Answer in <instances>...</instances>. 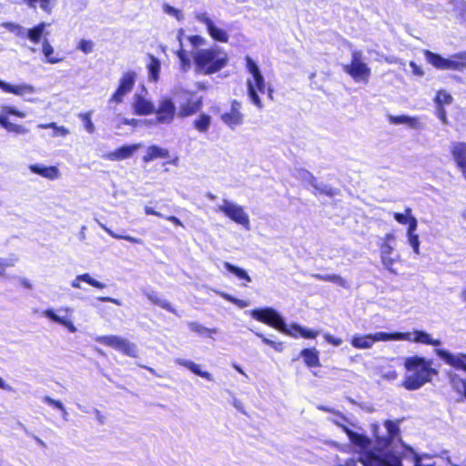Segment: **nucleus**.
Segmentation results:
<instances>
[{
    "label": "nucleus",
    "mask_w": 466,
    "mask_h": 466,
    "mask_svg": "<svg viewBox=\"0 0 466 466\" xmlns=\"http://www.w3.org/2000/svg\"><path fill=\"white\" fill-rule=\"evenodd\" d=\"M332 421L342 428L350 441L360 452V462L362 466H402V458L408 448L400 436V420H387L383 426L378 423L371 425L374 442L366 435L353 431L349 428L348 420L336 414ZM340 466H357L353 460H348Z\"/></svg>",
    "instance_id": "obj_1"
},
{
    "label": "nucleus",
    "mask_w": 466,
    "mask_h": 466,
    "mask_svg": "<svg viewBox=\"0 0 466 466\" xmlns=\"http://www.w3.org/2000/svg\"><path fill=\"white\" fill-rule=\"evenodd\" d=\"M406 370L402 386L408 390H417L425 384L431 381L438 374L437 370L432 367V360L418 355L410 356L404 359Z\"/></svg>",
    "instance_id": "obj_2"
},
{
    "label": "nucleus",
    "mask_w": 466,
    "mask_h": 466,
    "mask_svg": "<svg viewBox=\"0 0 466 466\" xmlns=\"http://www.w3.org/2000/svg\"><path fill=\"white\" fill-rule=\"evenodd\" d=\"M195 69L203 75H211L224 68L228 61L227 53L218 46L198 49L191 53Z\"/></svg>",
    "instance_id": "obj_3"
},
{
    "label": "nucleus",
    "mask_w": 466,
    "mask_h": 466,
    "mask_svg": "<svg viewBox=\"0 0 466 466\" xmlns=\"http://www.w3.org/2000/svg\"><path fill=\"white\" fill-rule=\"evenodd\" d=\"M246 66L249 74L247 79L248 96L251 103L260 109L263 107V105L259 95H263L266 92L265 79L258 65L249 56L246 57Z\"/></svg>",
    "instance_id": "obj_4"
},
{
    "label": "nucleus",
    "mask_w": 466,
    "mask_h": 466,
    "mask_svg": "<svg viewBox=\"0 0 466 466\" xmlns=\"http://www.w3.org/2000/svg\"><path fill=\"white\" fill-rule=\"evenodd\" d=\"M426 62L438 70L462 71L466 68V51L443 57L430 50L423 51Z\"/></svg>",
    "instance_id": "obj_5"
},
{
    "label": "nucleus",
    "mask_w": 466,
    "mask_h": 466,
    "mask_svg": "<svg viewBox=\"0 0 466 466\" xmlns=\"http://www.w3.org/2000/svg\"><path fill=\"white\" fill-rule=\"evenodd\" d=\"M249 315L254 319L271 326L286 335L296 337L295 333L290 329H288V326L286 325L282 316L273 308L268 307L253 309L249 311Z\"/></svg>",
    "instance_id": "obj_6"
},
{
    "label": "nucleus",
    "mask_w": 466,
    "mask_h": 466,
    "mask_svg": "<svg viewBox=\"0 0 466 466\" xmlns=\"http://www.w3.org/2000/svg\"><path fill=\"white\" fill-rule=\"evenodd\" d=\"M194 17L197 22L206 26L208 35L215 41L227 43L229 39V34L222 21H215L207 12H195Z\"/></svg>",
    "instance_id": "obj_7"
},
{
    "label": "nucleus",
    "mask_w": 466,
    "mask_h": 466,
    "mask_svg": "<svg viewBox=\"0 0 466 466\" xmlns=\"http://www.w3.org/2000/svg\"><path fill=\"white\" fill-rule=\"evenodd\" d=\"M343 71L350 75L355 82L368 83L371 74L369 66L363 61L362 54L359 50H354L351 54V61L343 66Z\"/></svg>",
    "instance_id": "obj_8"
},
{
    "label": "nucleus",
    "mask_w": 466,
    "mask_h": 466,
    "mask_svg": "<svg viewBox=\"0 0 466 466\" xmlns=\"http://www.w3.org/2000/svg\"><path fill=\"white\" fill-rule=\"evenodd\" d=\"M216 210L223 213L229 219L242 226L244 228L249 229V216L242 206L228 199H223L222 202L217 206Z\"/></svg>",
    "instance_id": "obj_9"
},
{
    "label": "nucleus",
    "mask_w": 466,
    "mask_h": 466,
    "mask_svg": "<svg viewBox=\"0 0 466 466\" xmlns=\"http://www.w3.org/2000/svg\"><path fill=\"white\" fill-rule=\"evenodd\" d=\"M137 78V74L133 70L124 72L118 80V86L116 91L108 99V105H118L124 101V98L132 91Z\"/></svg>",
    "instance_id": "obj_10"
},
{
    "label": "nucleus",
    "mask_w": 466,
    "mask_h": 466,
    "mask_svg": "<svg viewBox=\"0 0 466 466\" xmlns=\"http://www.w3.org/2000/svg\"><path fill=\"white\" fill-rule=\"evenodd\" d=\"M95 340L106 346L111 347L116 350L121 351L123 354L136 358L137 356V348L136 344L130 342L128 339L116 336H96Z\"/></svg>",
    "instance_id": "obj_11"
},
{
    "label": "nucleus",
    "mask_w": 466,
    "mask_h": 466,
    "mask_svg": "<svg viewBox=\"0 0 466 466\" xmlns=\"http://www.w3.org/2000/svg\"><path fill=\"white\" fill-rule=\"evenodd\" d=\"M9 116L24 118L26 116V114L23 111H19L15 106H2L0 107V126L3 128H5L7 132L15 133L17 135H24L28 132V129L24 126L10 122L8 119Z\"/></svg>",
    "instance_id": "obj_12"
},
{
    "label": "nucleus",
    "mask_w": 466,
    "mask_h": 466,
    "mask_svg": "<svg viewBox=\"0 0 466 466\" xmlns=\"http://www.w3.org/2000/svg\"><path fill=\"white\" fill-rule=\"evenodd\" d=\"M73 309L69 307H63L58 309L56 311L53 309H45L42 315L50 319L51 321L57 323L66 328L69 332L75 333L77 329L72 319Z\"/></svg>",
    "instance_id": "obj_13"
},
{
    "label": "nucleus",
    "mask_w": 466,
    "mask_h": 466,
    "mask_svg": "<svg viewBox=\"0 0 466 466\" xmlns=\"http://www.w3.org/2000/svg\"><path fill=\"white\" fill-rule=\"evenodd\" d=\"M156 120L157 124L170 125L177 116V108L170 97H161L157 107L155 106Z\"/></svg>",
    "instance_id": "obj_14"
},
{
    "label": "nucleus",
    "mask_w": 466,
    "mask_h": 466,
    "mask_svg": "<svg viewBox=\"0 0 466 466\" xmlns=\"http://www.w3.org/2000/svg\"><path fill=\"white\" fill-rule=\"evenodd\" d=\"M181 101L177 109V116L184 118L198 112L202 106V97L196 96L190 92L184 91L180 95Z\"/></svg>",
    "instance_id": "obj_15"
},
{
    "label": "nucleus",
    "mask_w": 466,
    "mask_h": 466,
    "mask_svg": "<svg viewBox=\"0 0 466 466\" xmlns=\"http://www.w3.org/2000/svg\"><path fill=\"white\" fill-rule=\"evenodd\" d=\"M147 90L142 89L140 93L137 92L132 97V109L137 116H148L154 113L155 104L147 97Z\"/></svg>",
    "instance_id": "obj_16"
},
{
    "label": "nucleus",
    "mask_w": 466,
    "mask_h": 466,
    "mask_svg": "<svg viewBox=\"0 0 466 466\" xmlns=\"http://www.w3.org/2000/svg\"><path fill=\"white\" fill-rule=\"evenodd\" d=\"M435 354L443 360L446 364L466 371V354L464 353H451L444 349H435Z\"/></svg>",
    "instance_id": "obj_17"
},
{
    "label": "nucleus",
    "mask_w": 466,
    "mask_h": 466,
    "mask_svg": "<svg viewBox=\"0 0 466 466\" xmlns=\"http://www.w3.org/2000/svg\"><path fill=\"white\" fill-rule=\"evenodd\" d=\"M0 88L9 94H13L29 102H34V99L26 98L27 96H31L35 93V87L30 84L22 83L19 85H12L3 80H0Z\"/></svg>",
    "instance_id": "obj_18"
},
{
    "label": "nucleus",
    "mask_w": 466,
    "mask_h": 466,
    "mask_svg": "<svg viewBox=\"0 0 466 466\" xmlns=\"http://www.w3.org/2000/svg\"><path fill=\"white\" fill-rule=\"evenodd\" d=\"M403 340L434 347L441 345V341L440 339H434L430 333H427L424 330L419 329L404 332Z\"/></svg>",
    "instance_id": "obj_19"
},
{
    "label": "nucleus",
    "mask_w": 466,
    "mask_h": 466,
    "mask_svg": "<svg viewBox=\"0 0 466 466\" xmlns=\"http://www.w3.org/2000/svg\"><path fill=\"white\" fill-rule=\"evenodd\" d=\"M241 105L238 101H233L229 112L221 116L222 121L230 128H235L243 123V115L240 112Z\"/></svg>",
    "instance_id": "obj_20"
},
{
    "label": "nucleus",
    "mask_w": 466,
    "mask_h": 466,
    "mask_svg": "<svg viewBox=\"0 0 466 466\" xmlns=\"http://www.w3.org/2000/svg\"><path fill=\"white\" fill-rule=\"evenodd\" d=\"M451 153L458 168L466 179V143L452 142L451 144Z\"/></svg>",
    "instance_id": "obj_21"
},
{
    "label": "nucleus",
    "mask_w": 466,
    "mask_h": 466,
    "mask_svg": "<svg viewBox=\"0 0 466 466\" xmlns=\"http://www.w3.org/2000/svg\"><path fill=\"white\" fill-rule=\"evenodd\" d=\"M141 144L123 146L113 152H109L105 158L110 161H121L131 157L140 147Z\"/></svg>",
    "instance_id": "obj_22"
},
{
    "label": "nucleus",
    "mask_w": 466,
    "mask_h": 466,
    "mask_svg": "<svg viewBox=\"0 0 466 466\" xmlns=\"http://www.w3.org/2000/svg\"><path fill=\"white\" fill-rule=\"evenodd\" d=\"M32 173L37 174L45 178L54 180L60 177V171L56 167L34 164L29 166Z\"/></svg>",
    "instance_id": "obj_23"
},
{
    "label": "nucleus",
    "mask_w": 466,
    "mask_h": 466,
    "mask_svg": "<svg viewBox=\"0 0 466 466\" xmlns=\"http://www.w3.org/2000/svg\"><path fill=\"white\" fill-rule=\"evenodd\" d=\"M380 259L382 265L390 272L396 273L393 269V265L397 261L396 258L392 257L394 248L390 243H382L380 245Z\"/></svg>",
    "instance_id": "obj_24"
},
{
    "label": "nucleus",
    "mask_w": 466,
    "mask_h": 466,
    "mask_svg": "<svg viewBox=\"0 0 466 466\" xmlns=\"http://www.w3.org/2000/svg\"><path fill=\"white\" fill-rule=\"evenodd\" d=\"M175 362L180 366H183L187 369H188L190 371H192L194 374L206 379L208 381H213V376L208 371H203L201 370L200 365L186 359H176Z\"/></svg>",
    "instance_id": "obj_25"
},
{
    "label": "nucleus",
    "mask_w": 466,
    "mask_h": 466,
    "mask_svg": "<svg viewBox=\"0 0 466 466\" xmlns=\"http://www.w3.org/2000/svg\"><path fill=\"white\" fill-rule=\"evenodd\" d=\"M447 376L452 390L458 395L466 399V378H462L452 371L448 372Z\"/></svg>",
    "instance_id": "obj_26"
},
{
    "label": "nucleus",
    "mask_w": 466,
    "mask_h": 466,
    "mask_svg": "<svg viewBox=\"0 0 466 466\" xmlns=\"http://www.w3.org/2000/svg\"><path fill=\"white\" fill-rule=\"evenodd\" d=\"M350 344L357 350H370L374 345L372 334H354L350 339Z\"/></svg>",
    "instance_id": "obj_27"
},
{
    "label": "nucleus",
    "mask_w": 466,
    "mask_h": 466,
    "mask_svg": "<svg viewBox=\"0 0 466 466\" xmlns=\"http://www.w3.org/2000/svg\"><path fill=\"white\" fill-rule=\"evenodd\" d=\"M48 25L49 24L41 22L32 28H27L25 39H28L33 44H38L43 35H48V33L46 32Z\"/></svg>",
    "instance_id": "obj_28"
},
{
    "label": "nucleus",
    "mask_w": 466,
    "mask_h": 466,
    "mask_svg": "<svg viewBox=\"0 0 466 466\" xmlns=\"http://www.w3.org/2000/svg\"><path fill=\"white\" fill-rule=\"evenodd\" d=\"M167 157H169V151L167 148L160 147L158 146H150L147 148L143 160L147 163L157 158Z\"/></svg>",
    "instance_id": "obj_29"
},
{
    "label": "nucleus",
    "mask_w": 466,
    "mask_h": 466,
    "mask_svg": "<svg viewBox=\"0 0 466 466\" xmlns=\"http://www.w3.org/2000/svg\"><path fill=\"white\" fill-rule=\"evenodd\" d=\"M80 281L86 282L92 287L102 289L106 288V284L93 279L88 273L77 275L72 281L71 287L74 289H81Z\"/></svg>",
    "instance_id": "obj_30"
},
{
    "label": "nucleus",
    "mask_w": 466,
    "mask_h": 466,
    "mask_svg": "<svg viewBox=\"0 0 466 466\" xmlns=\"http://www.w3.org/2000/svg\"><path fill=\"white\" fill-rule=\"evenodd\" d=\"M42 53L46 63L56 64L63 60V58L58 56V53L55 51L46 37H45L42 42Z\"/></svg>",
    "instance_id": "obj_31"
},
{
    "label": "nucleus",
    "mask_w": 466,
    "mask_h": 466,
    "mask_svg": "<svg viewBox=\"0 0 466 466\" xmlns=\"http://www.w3.org/2000/svg\"><path fill=\"white\" fill-rule=\"evenodd\" d=\"M389 120L394 125H406L411 128H420L421 124L418 117L409 116L405 115L401 116H390Z\"/></svg>",
    "instance_id": "obj_32"
},
{
    "label": "nucleus",
    "mask_w": 466,
    "mask_h": 466,
    "mask_svg": "<svg viewBox=\"0 0 466 466\" xmlns=\"http://www.w3.org/2000/svg\"><path fill=\"white\" fill-rule=\"evenodd\" d=\"M30 8H40L46 14H51L57 0H23Z\"/></svg>",
    "instance_id": "obj_33"
},
{
    "label": "nucleus",
    "mask_w": 466,
    "mask_h": 466,
    "mask_svg": "<svg viewBox=\"0 0 466 466\" xmlns=\"http://www.w3.org/2000/svg\"><path fill=\"white\" fill-rule=\"evenodd\" d=\"M148 70V79L152 82H157L159 79L160 74V61L154 56H149V62L147 66Z\"/></svg>",
    "instance_id": "obj_34"
},
{
    "label": "nucleus",
    "mask_w": 466,
    "mask_h": 466,
    "mask_svg": "<svg viewBox=\"0 0 466 466\" xmlns=\"http://www.w3.org/2000/svg\"><path fill=\"white\" fill-rule=\"evenodd\" d=\"M374 344L378 341H399L403 340L404 332H392L388 333L384 331H378L372 334Z\"/></svg>",
    "instance_id": "obj_35"
},
{
    "label": "nucleus",
    "mask_w": 466,
    "mask_h": 466,
    "mask_svg": "<svg viewBox=\"0 0 466 466\" xmlns=\"http://www.w3.org/2000/svg\"><path fill=\"white\" fill-rule=\"evenodd\" d=\"M301 357L304 359L305 363L309 367H319L320 366L319 351L313 349H305L300 352Z\"/></svg>",
    "instance_id": "obj_36"
},
{
    "label": "nucleus",
    "mask_w": 466,
    "mask_h": 466,
    "mask_svg": "<svg viewBox=\"0 0 466 466\" xmlns=\"http://www.w3.org/2000/svg\"><path fill=\"white\" fill-rule=\"evenodd\" d=\"M312 277L316 279H319V280H323V281H329V282H333L340 287H343V288H349L350 285L349 283L347 282L346 279H344L342 277H340L339 275H336V274H327V275H321V274H314L312 275Z\"/></svg>",
    "instance_id": "obj_37"
},
{
    "label": "nucleus",
    "mask_w": 466,
    "mask_h": 466,
    "mask_svg": "<svg viewBox=\"0 0 466 466\" xmlns=\"http://www.w3.org/2000/svg\"><path fill=\"white\" fill-rule=\"evenodd\" d=\"M37 127L41 128V129L52 128L53 129L52 137H66L70 133V131L66 127L57 126V124L55 122L47 123V124H38Z\"/></svg>",
    "instance_id": "obj_38"
},
{
    "label": "nucleus",
    "mask_w": 466,
    "mask_h": 466,
    "mask_svg": "<svg viewBox=\"0 0 466 466\" xmlns=\"http://www.w3.org/2000/svg\"><path fill=\"white\" fill-rule=\"evenodd\" d=\"M224 268L230 273H232L233 275H235L238 279H244L246 280L248 283V282H251V278L249 277V275L247 273V271L241 268H238L237 266H234L232 264H230L229 262H224Z\"/></svg>",
    "instance_id": "obj_39"
},
{
    "label": "nucleus",
    "mask_w": 466,
    "mask_h": 466,
    "mask_svg": "<svg viewBox=\"0 0 466 466\" xmlns=\"http://www.w3.org/2000/svg\"><path fill=\"white\" fill-rule=\"evenodd\" d=\"M147 298L154 304L158 305L162 309H165L170 312L175 313V309L171 306V304L167 301L166 299L158 298L157 294L154 291L151 292H146L145 293Z\"/></svg>",
    "instance_id": "obj_40"
},
{
    "label": "nucleus",
    "mask_w": 466,
    "mask_h": 466,
    "mask_svg": "<svg viewBox=\"0 0 466 466\" xmlns=\"http://www.w3.org/2000/svg\"><path fill=\"white\" fill-rule=\"evenodd\" d=\"M294 176L301 181L309 184L313 187H318L317 179L315 177L306 169H297Z\"/></svg>",
    "instance_id": "obj_41"
},
{
    "label": "nucleus",
    "mask_w": 466,
    "mask_h": 466,
    "mask_svg": "<svg viewBox=\"0 0 466 466\" xmlns=\"http://www.w3.org/2000/svg\"><path fill=\"white\" fill-rule=\"evenodd\" d=\"M211 124V117L206 114H201L194 121V127L199 132H207Z\"/></svg>",
    "instance_id": "obj_42"
},
{
    "label": "nucleus",
    "mask_w": 466,
    "mask_h": 466,
    "mask_svg": "<svg viewBox=\"0 0 466 466\" xmlns=\"http://www.w3.org/2000/svg\"><path fill=\"white\" fill-rule=\"evenodd\" d=\"M3 26L6 28L10 33H13L15 36L25 39L26 36V29L19 24L15 23H5Z\"/></svg>",
    "instance_id": "obj_43"
},
{
    "label": "nucleus",
    "mask_w": 466,
    "mask_h": 466,
    "mask_svg": "<svg viewBox=\"0 0 466 466\" xmlns=\"http://www.w3.org/2000/svg\"><path fill=\"white\" fill-rule=\"evenodd\" d=\"M288 329H298L299 335L305 339H315L319 335V331L308 329L296 323L289 325Z\"/></svg>",
    "instance_id": "obj_44"
},
{
    "label": "nucleus",
    "mask_w": 466,
    "mask_h": 466,
    "mask_svg": "<svg viewBox=\"0 0 466 466\" xmlns=\"http://www.w3.org/2000/svg\"><path fill=\"white\" fill-rule=\"evenodd\" d=\"M99 226L107 233L109 234L112 238H116V239H125L128 242H131V243H135V244H141L142 243V240L139 239V238H134V237H131V236H128V235H118L115 232H113L110 228H108L106 225H104L103 223L101 222H98Z\"/></svg>",
    "instance_id": "obj_45"
},
{
    "label": "nucleus",
    "mask_w": 466,
    "mask_h": 466,
    "mask_svg": "<svg viewBox=\"0 0 466 466\" xmlns=\"http://www.w3.org/2000/svg\"><path fill=\"white\" fill-rule=\"evenodd\" d=\"M452 96L445 90L438 91L434 102L437 106H443L445 105H451L452 103Z\"/></svg>",
    "instance_id": "obj_46"
},
{
    "label": "nucleus",
    "mask_w": 466,
    "mask_h": 466,
    "mask_svg": "<svg viewBox=\"0 0 466 466\" xmlns=\"http://www.w3.org/2000/svg\"><path fill=\"white\" fill-rule=\"evenodd\" d=\"M176 54L179 59L181 69L185 72L188 71L191 67V60L187 56L186 50L181 46Z\"/></svg>",
    "instance_id": "obj_47"
},
{
    "label": "nucleus",
    "mask_w": 466,
    "mask_h": 466,
    "mask_svg": "<svg viewBox=\"0 0 466 466\" xmlns=\"http://www.w3.org/2000/svg\"><path fill=\"white\" fill-rule=\"evenodd\" d=\"M153 121L152 120H141V119H137V118H120L118 117V124H117V127H120L121 125H127V126H132V127H137V126H140V125H143V124H147V125H149V124H152Z\"/></svg>",
    "instance_id": "obj_48"
},
{
    "label": "nucleus",
    "mask_w": 466,
    "mask_h": 466,
    "mask_svg": "<svg viewBox=\"0 0 466 466\" xmlns=\"http://www.w3.org/2000/svg\"><path fill=\"white\" fill-rule=\"evenodd\" d=\"M163 11L171 16H174L177 21H182L185 18L184 13L182 10L175 8L169 5H163Z\"/></svg>",
    "instance_id": "obj_49"
},
{
    "label": "nucleus",
    "mask_w": 466,
    "mask_h": 466,
    "mask_svg": "<svg viewBox=\"0 0 466 466\" xmlns=\"http://www.w3.org/2000/svg\"><path fill=\"white\" fill-rule=\"evenodd\" d=\"M254 333L256 334V336H258V338L261 339L263 343H265L268 346H271L276 351H279V352L282 351V350H283L282 342L273 341V340L268 339L267 337H265L262 333L258 332V331H255Z\"/></svg>",
    "instance_id": "obj_50"
},
{
    "label": "nucleus",
    "mask_w": 466,
    "mask_h": 466,
    "mask_svg": "<svg viewBox=\"0 0 466 466\" xmlns=\"http://www.w3.org/2000/svg\"><path fill=\"white\" fill-rule=\"evenodd\" d=\"M187 41L190 43L193 48H198L199 46H203L207 44V39L201 35H194L187 36Z\"/></svg>",
    "instance_id": "obj_51"
},
{
    "label": "nucleus",
    "mask_w": 466,
    "mask_h": 466,
    "mask_svg": "<svg viewBox=\"0 0 466 466\" xmlns=\"http://www.w3.org/2000/svg\"><path fill=\"white\" fill-rule=\"evenodd\" d=\"M408 244L412 248L416 255H420V238L418 234L406 235Z\"/></svg>",
    "instance_id": "obj_52"
},
{
    "label": "nucleus",
    "mask_w": 466,
    "mask_h": 466,
    "mask_svg": "<svg viewBox=\"0 0 466 466\" xmlns=\"http://www.w3.org/2000/svg\"><path fill=\"white\" fill-rule=\"evenodd\" d=\"M411 216L412 215L410 208H406L404 214L393 212V218H395V220L402 225H406Z\"/></svg>",
    "instance_id": "obj_53"
},
{
    "label": "nucleus",
    "mask_w": 466,
    "mask_h": 466,
    "mask_svg": "<svg viewBox=\"0 0 466 466\" xmlns=\"http://www.w3.org/2000/svg\"><path fill=\"white\" fill-rule=\"evenodd\" d=\"M79 117L85 122V128L88 133H93L95 131V126L91 121V113L87 112L85 114H80Z\"/></svg>",
    "instance_id": "obj_54"
},
{
    "label": "nucleus",
    "mask_w": 466,
    "mask_h": 466,
    "mask_svg": "<svg viewBox=\"0 0 466 466\" xmlns=\"http://www.w3.org/2000/svg\"><path fill=\"white\" fill-rule=\"evenodd\" d=\"M17 258H0V275H3L6 268L14 267L17 262Z\"/></svg>",
    "instance_id": "obj_55"
},
{
    "label": "nucleus",
    "mask_w": 466,
    "mask_h": 466,
    "mask_svg": "<svg viewBox=\"0 0 466 466\" xmlns=\"http://www.w3.org/2000/svg\"><path fill=\"white\" fill-rule=\"evenodd\" d=\"M77 47L83 53L90 54L94 50V43L91 40L82 39L79 41Z\"/></svg>",
    "instance_id": "obj_56"
},
{
    "label": "nucleus",
    "mask_w": 466,
    "mask_h": 466,
    "mask_svg": "<svg viewBox=\"0 0 466 466\" xmlns=\"http://www.w3.org/2000/svg\"><path fill=\"white\" fill-rule=\"evenodd\" d=\"M315 189H317L318 191H319L320 193H323L327 196H329V197H333V196H336L338 194V190L336 188H333L328 185H324V184H318V187H314Z\"/></svg>",
    "instance_id": "obj_57"
},
{
    "label": "nucleus",
    "mask_w": 466,
    "mask_h": 466,
    "mask_svg": "<svg viewBox=\"0 0 466 466\" xmlns=\"http://www.w3.org/2000/svg\"><path fill=\"white\" fill-rule=\"evenodd\" d=\"M188 328L190 329V330L197 332L200 335H204V336H206V334L208 332V328L202 326L201 324H199L198 322H189Z\"/></svg>",
    "instance_id": "obj_58"
},
{
    "label": "nucleus",
    "mask_w": 466,
    "mask_h": 466,
    "mask_svg": "<svg viewBox=\"0 0 466 466\" xmlns=\"http://www.w3.org/2000/svg\"><path fill=\"white\" fill-rule=\"evenodd\" d=\"M406 225H408L406 235L417 234L418 221L415 217L411 216Z\"/></svg>",
    "instance_id": "obj_59"
},
{
    "label": "nucleus",
    "mask_w": 466,
    "mask_h": 466,
    "mask_svg": "<svg viewBox=\"0 0 466 466\" xmlns=\"http://www.w3.org/2000/svg\"><path fill=\"white\" fill-rule=\"evenodd\" d=\"M323 337H324L325 340H326L328 343H329V344H331V345H333V346L338 347V346H339V345H341V344H342V339H339V338H336V337L332 336V335H331V334H329V333H325V334L323 335Z\"/></svg>",
    "instance_id": "obj_60"
},
{
    "label": "nucleus",
    "mask_w": 466,
    "mask_h": 466,
    "mask_svg": "<svg viewBox=\"0 0 466 466\" xmlns=\"http://www.w3.org/2000/svg\"><path fill=\"white\" fill-rule=\"evenodd\" d=\"M44 401L56 409L64 410V405L60 400H54L51 397L46 396L44 398Z\"/></svg>",
    "instance_id": "obj_61"
},
{
    "label": "nucleus",
    "mask_w": 466,
    "mask_h": 466,
    "mask_svg": "<svg viewBox=\"0 0 466 466\" xmlns=\"http://www.w3.org/2000/svg\"><path fill=\"white\" fill-rule=\"evenodd\" d=\"M461 7L459 12V16L461 21V24L466 27V3L461 1L460 2Z\"/></svg>",
    "instance_id": "obj_62"
},
{
    "label": "nucleus",
    "mask_w": 466,
    "mask_h": 466,
    "mask_svg": "<svg viewBox=\"0 0 466 466\" xmlns=\"http://www.w3.org/2000/svg\"><path fill=\"white\" fill-rule=\"evenodd\" d=\"M382 378L387 380H394L398 377V373L395 370H389L381 374Z\"/></svg>",
    "instance_id": "obj_63"
},
{
    "label": "nucleus",
    "mask_w": 466,
    "mask_h": 466,
    "mask_svg": "<svg viewBox=\"0 0 466 466\" xmlns=\"http://www.w3.org/2000/svg\"><path fill=\"white\" fill-rule=\"evenodd\" d=\"M436 115L443 124H447L446 110L443 106H437Z\"/></svg>",
    "instance_id": "obj_64"
}]
</instances>
